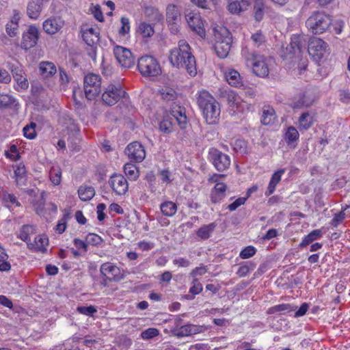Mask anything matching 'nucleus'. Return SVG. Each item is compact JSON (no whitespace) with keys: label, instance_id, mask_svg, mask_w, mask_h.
Segmentation results:
<instances>
[{"label":"nucleus","instance_id":"e433bc0d","mask_svg":"<svg viewBox=\"0 0 350 350\" xmlns=\"http://www.w3.org/2000/svg\"><path fill=\"white\" fill-rule=\"evenodd\" d=\"M78 194L82 201H88L94 196L95 191L92 187L84 185L79 187Z\"/></svg>","mask_w":350,"mask_h":350},{"label":"nucleus","instance_id":"f8f14e48","mask_svg":"<svg viewBox=\"0 0 350 350\" xmlns=\"http://www.w3.org/2000/svg\"><path fill=\"white\" fill-rule=\"evenodd\" d=\"M113 54L117 62L122 67L129 68L134 66L135 58L129 49L116 45L113 48Z\"/></svg>","mask_w":350,"mask_h":350},{"label":"nucleus","instance_id":"b1692460","mask_svg":"<svg viewBox=\"0 0 350 350\" xmlns=\"http://www.w3.org/2000/svg\"><path fill=\"white\" fill-rule=\"evenodd\" d=\"M49 0H31L27 8V14L31 19H37L40 16L44 3Z\"/></svg>","mask_w":350,"mask_h":350},{"label":"nucleus","instance_id":"473e14b6","mask_svg":"<svg viewBox=\"0 0 350 350\" xmlns=\"http://www.w3.org/2000/svg\"><path fill=\"white\" fill-rule=\"evenodd\" d=\"M171 114L177 121L180 128L183 129L185 127L187 124V116L184 108L176 107L172 109Z\"/></svg>","mask_w":350,"mask_h":350},{"label":"nucleus","instance_id":"f257e3e1","mask_svg":"<svg viewBox=\"0 0 350 350\" xmlns=\"http://www.w3.org/2000/svg\"><path fill=\"white\" fill-rule=\"evenodd\" d=\"M169 59L174 66L185 68L190 76L196 75V59L190 52V46L186 41H179L178 47L170 51Z\"/></svg>","mask_w":350,"mask_h":350},{"label":"nucleus","instance_id":"4c0bfd02","mask_svg":"<svg viewBox=\"0 0 350 350\" xmlns=\"http://www.w3.org/2000/svg\"><path fill=\"white\" fill-rule=\"evenodd\" d=\"M265 12V5L262 0H256L253 8L254 17L256 21L262 20Z\"/></svg>","mask_w":350,"mask_h":350},{"label":"nucleus","instance_id":"ea45409f","mask_svg":"<svg viewBox=\"0 0 350 350\" xmlns=\"http://www.w3.org/2000/svg\"><path fill=\"white\" fill-rule=\"evenodd\" d=\"M215 227V223L204 225L197 231V235L202 239H207L211 237Z\"/></svg>","mask_w":350,"mask_h":350},{"label":"nucleus","instance_id":"bb28decb","mask_svg":"<svg viewBox=\"0 0 350 350\" xmlns=\"http://www.w3.org/2000/svg\"><path fill=\"white\" fill-rule=\"evenodd\" d=\"M48 239L44 235L36 236L33 242L28 243L30 250L34 252H44L46 250Z\"/></svg>","mask_w":350,"mask_h":350},{"label":"nucleus","instance_id":"412c9836","mask_svg":"<svg viewBox=\"0 0 350 350\" xmlns=\"http://www.w3.org/2000/svg\"><path fill=\"white\" fill-rule=\"evenodd\" d=\"M250 4V0H230L227 9L232 14H240L247 10Z\"/></svg>","mask_w":350,"mask_h":350},{"label":"nucleus","instance_id":"f704fd0d","mask_svg":"<svg viewBox=\"0 0 350 350\" xmlns=\"http://www.w3.org/2000/svg\"><path fill=\"white\" fill-rule=\"evenodd\" d=\"M137 33L143 38H148L153 36L154 30L152 25L146 22H140L137 27Z\"/></svg>","mask_w":350,"mask_h":350},{"label":"nucleus","instance_id":"6e6d98bb","mask_svg":"<svg viewBox=\"0 0 350 350\" xmlns=\"http://www.w3.org/2000/svg\"><path fill=\"white\" fill-rule=\"evenodd\" d=\"M5 156L14 161H16L19 159V154L18 152V149L16 145H12L10 147V149L5 152Z\"/></svg>","mask_w":350,"mask_h":350},{"label":"nucleus","instance_id":"f3484780","mask_svg":"<svg viewBox=\"0 0 350 350\" xmlns=\"http://www.w3.org/2000/svg\"><path fill=\"white\" fill-rule=\"evenodd\" d=\"M64 25V21L59 16H51L42 24L43 30L50 35L59 32Z\"/></svg>","mask_w":350,"mask_h":350},{"label":"nucleus","instance_id":"2f4dec72","mask_svg":"<svg viewBox=\"0 0 350 350\" xmlns=\"http://www.w3.org/2000/svg\"><path fill=\"white\" fill-rule=\"evenodd\" d=\"M284 137L288 146L295 148V143L299 139V134L296 128L291 126L286 129Z\"/></svg>","mask_w":350,"mask_h":350},{"label":"nucleus","instance_id":"a19ab883","mask_svg":"<svg viewBox=\"0 0 350 350\" xmlns=\"http://www.w3.org/2000/svg\"><path fill=\"white\" fill-rule=\"evenodd\" d=\"M49 178L54 185H59L62 181V170L59 166H53L49 172Z\"/></svg>","mask_w":350,"mask_h":350},{"label":"nucleus","instance_id":"2eb2a0df","mask_svg":"<svg viewBox=\"0 0 350 350\" xmlns=\"http://www.w3.org/2000/svg\"><path fill=\"white\" fill-rule=\"evenodd\" d=\"M38 36V29L34 25L29 26L27 31L23 35L21 47L25 50L33 47L37 44Z\"/></svg>","mask_w":350,"mask_h":350},{"label":"nucleus","instance_id":"c03bdc74","mask_svg":"<svg viewBox=\"0 0 350 350\" xmlns=\"http://www.w3.org/2000/svg\"><path fill=\"white\" fill-rule=\"evenodd\" d=\"M2 200L5 205L8 208H13L19 206L20 203L18 202L16 198L11 193L3 192L2 194Z\"/></svg>","mask_w":350,"mask_h":350},{"label":"nucleus","instance_id":"20e7f679","mask_svg":"<svg viewBox=\"0 0 350 350\" xmlns=\"http://www.w3.org/2000/svg\"><path fill=\"white\" fill-rule=\"evenodd\" d=\"M215 50L220 58H225L228 56L232 43V38L229 31L225 27H219L215 31Z\"/></svg>","mask_w":350,"mask_h":350},{"label":"nucleus","instance_id":"680f3d73","mask_svg":"<svg viewBox=\"0 0 350 350\" xmlns=\"http://www.w3.org/2000/svg\"><path fill=\"white\" fill-rule=\"evenodd\" d=\"M247 197H242L237 198L235 201H234L232 203L230 204L228 206V208L230 211H235L238 207L245 204V201L247 200Z\"/></svg>","mask_w":350,"mask_h":350},{"label":"nucleus","instance_id":"72a5a7b5","mask_svg":"<svg viewBox=\"0 0 350 350\" xmlns=\"http://www.w3.org/2000/svg\"><path fill=\"white\" fill-rule=\"evenodd\" d=\"M161 98L165 101H173L177 98L176 91L171 86L164 85L159 90Z\"/></svg>","mask_w":350,"mask_h":350},{"label":"nucleus","instance_id":"a18cd8bd","mask_svg":"<svg viewBox=\"0 0 350 350\" xmlns=\"http://www.w3.org/2000/svg\"><path fill=\"white\" fill-rule=\"evenodd\" d=\"M293 310H294V308L292 306H291L290 304H282L276 305L273 307L270 308L268 310V313L269 314H274V313L280 312H283L284 314H285V313L291 312Z\"/></svg>","mask_w":350,"mask_h":350},{"label":"nucleus","instance_id":"338daca9","mask_svg":"<svg viewBox=\"0 0 350 350\" xmlns=\"http://www.w3.org/2000/svg\"><path fill=\"white\" fill-rule=\"evenodd\" d=\"M207 272V269L206 267L201 266L199 267H196L194 269L191 271L190 273V275L193 278H196L198 276H201L205 274Z\"/></svg>","mask_w":350,"mask_h":350},{"label":"nucleus","instance_id":"79ce46f5","mask_svg":"<svg viewBox=\"0 0 350 350\" xmlns=\"http://www.w3.org/2000/svg\"><path fill=\"white\" fill-rule=\"evenodd\" d=\"M166 16L169 23H175L180 16L177 7L173 4L168 5L166 8Z\"/></svg>","mask_w":350,"mask_h":350},{"label":"nucleus","instance_id":"7c9ffc66","mask_svg":"<svg viewBox=\"0 0 350 350\" xmlns=\"http://www.w3.org/2000/svg\"><path fill=\"white\" fill-rule=\"evenodd\" d=\"M277 117L275 110L270 106H265L262 108L261 122L265 125H271L275 123Z\"/></svg>","mask_w":350,"mask_h":350},{"label":"nucleus","instance_id":"e2e57ef3","mask_svg":"<svg viewBox=\"0 0 350 350\" xmlns=\"http://www.w3.org/2000/svg\"><path fill=\"white\" fill-rule=\"evenodd\" d=\"M345 214L343 211L340 212L339 213L335 214L333 219L331 221V224L334 227H337L339 224H340L344 219Z\"/></svg>","mask_w":350,"mask_h":350},{"label":"nucleus","instance_id":"13d9d810","mask_svg":"<svg viewBox=\"0 0 350 350\" xmlns=\"http://www.w3.org/2000/svg\"><path fill=\"white\" fill-rule=\"evenodd\" d=\"M77 310L79 313L87 316H92L93 314L97 312V310L93 306H79Z\"/></svg>","mask_w":350,"mask_h":350},{"label":"nucleus","instance_id":"3c124183","mask_svg":"<svg viewBox=\"0 0 350 350\" xmlns=\"http://www.w3.org/2000/svg\"><path fill=\"white\" fill-rule=\"evenodd\" d=\"M85 241L88 244L99 245L103 242V239L96 234L90 233L86 236Z\"/></svg>","mask_w":350,"mask_h":350},{"label":"nucleus","instance_id":"ddd939ff","mask_svg":"<svg viewBox=\"0 0 350 350\" xmlns=\"http://www.w3.org/2000/svg\"><path fill=\"white\" fill-rule=\"evenodd\" d=\"M128 157L133 161L140 163L146 157L144 146L137 142L129 144L125 150Z\"/></svg>","mask_w":350,"mask_h":350},{"label":"nucleus","instance_id":"cd10ccee","mask_svg":"<svg viewBox=\"0 0 350 350\" xmlns=\"http://www.w3.org/2000/svg\"><path fill=\"white\" fill-rule=\"evenodd\" d=\"M57 72L55 65L51 62H41L39 64V73L45 79L51 77Z\"/></svg>","mask_w":350,"mask_h":350},{"label":"nucleus","instance_id":"0e129e2a","mask_svg":"<svg viewBox=\"0 0 350 350\" xmlns=\"http://www.w3.org/2000/svg\"><path fill=\"white\" fill-rule=\"evenodd\" d=\"M18 28V25L8 22L6 25V32L10 36L14 37L17 35Z\"/></svg>","mask_w":350,"mask_h":350},{"label":"nucleus","instance_id":"69168bd1","mask_svg":"<svg viewBox=\"0 0 350 350\" xmlns=\"http://www.w3.org/2000/svg\"><path fill=\"white\" fill-rule=\"evenodd\" d=\"M90 10L96 20L98 21H103V16L99 5H92Z\"/></svg>","mask_w":350,"mask_h":350},{"label":"nucleus","instance_id":"0eeeda50","mask_svg":"<svg viewBox=\"0 0 350 350\" xmlns=\"http://www.w3.org/2000/svg\"><path fill=\"white\" fill-rule=\"evenodd\" d=\"M137 68L144 77H154L161 74V68L159 62L152 56L141 57L138 60Z\"/></svg>","mask_w":350,"mask_h":350},{"label":"nucleus","instance_id":"bf43d9fd","mask_svg":"<svg viewBox=\"0 0 350 350\" xmlns=\"http://www.w3.org/2000/svg\"><path fill=\"white\" fill-rule=\"evenodd\" d=\"M203 289L202 285L198 282L197 278H193L192 282V286L189 289V293L193 295H198L202 292Z\"/></svg>","mask_w":350,"mask_h":350},{"label":"nucleus","instance_id":"603ef678","mask_svg":"<svg viewBox=\"0 0 350 350\" xmlns=\"http://www.w3.org/2000/svg\"><path fill=\"white\" fill-rule=\"evenodd\" d=\"M121 27L119 30V33L121 36H125L128 34L130 31L131 26H130V21L126 17H122L120 20Z\"/></svg>","mask_w":350,"mask_h":350},{"label":"nucleus","instance_id":"58836bf2","mask_svg":"<svg viewBox=\"0 0 350 350\" xmlns=\"http://www.w3.org/2000/svg\"><path fill=\"white\" fill-rule=\"evenodd\" d=\"M125 175L129 180H135L139 176V172L135 165L127 163L124 166Z\"/></svg>","mask_w":350,"mask_h":350},{"label":"nucleus","instance_id":"c85d7f7f","mask_svg":"<svg viewBox=\"0 0 350 350\" xmlns=\"http://www.w3.org/2000/svg\"><path fill=\"white\" fill-rule=\"evenodd\" d=\"M226 188V184L222 182L215 184L211 194L212 202L217 203L220 202L225 197Z\"/></svg>","mask_w":350,"mask_h":350},{"label":"nucleus","instance_id":"1a4fd4ad","mask_svg":"<svg viewBox=\"0 0 350 350\" xmlns=\"http://www.w3.org/2000/svg\"><path fill=\"white\" fill-rule=\"evenodd\" d=\"M125 94L120 83H111L105 88L103 93L102 100L107 105L111 106L124 97Z\"/></svg>","mask_w":350,"mask_h":350},{"label":"nucleus","instance_id":"5701e85b","mask_svg":"<svg viewBox=\"0 0 350 350\" xmlns=\"http://www.w3.org/2000/svg\"><path fill=\"white\" fill-rule=\"evenodd\" d=\"M315 113L306 111L301 114L297 121V127L300 131L309 129L314 122Z\"/></svg>","mask_w":350,"mask_h":350},{"label":"nucleus","instance_id":"6e6552de","mask_svg":"<svg viewBox=\"0 0 350 350\" xmlns=\"http://www.w3.org/2000/svg\"><path fill=\"white\" fill-rule=\"evenodd\" d=\"M101 81L98 75L90 73L84 77V92L86 98L94 100L100 92Z\"/></svg>","mask_w":350,"mask_h":350},{"label":"nucleus","instance_id":"9b49d317","mask_svg":"<svg viewBox=\"0 0 350 350\" xmlns=\"http://www.w3.org/2000/svg\"><path fill=\"white\" fill-rule=\"evenodd\" d=\"M185 18L189 27L193 32L202 38H205L204 23L198 12L188 11L185 14Z\"/></svg>","mask_w":350,"mask_h":350},{"label":"nucleus","instance_id":"a878e982","mask_svg":"<svg viewBox=\"0 0 350 350\" xmlns=\"http://www.w3.org/2000/svg\"><path fill=\"white\" fill-rule=\"evenodd\" d=\"M313 102L314 98L311 94L309 92H305L295 97L292 103V107L293 108L308 107L310 106Z\"/></svg>","mask_w":350,"mask_h":350},{"label":"nucleus","instance_id":"37998d69","mask_svg":"<svg viewBox=\"0 0 350 350\" xmlns=\"http://www.w3.org/2000/svg\"><path fill=\"white\" fill-rule=\"evenodd\" d=\"M321 236H322V232L321 230H319V229L314 230L303 239L302 241L300 243V246L306 247L310 243L321 237Z\"/></svg>","mask_w":350,"mask_h":350},{"label":"nucleus","instance_id":"052dcab7","mask_svg":"<svg viewBox=\"0 0 350 350\" xmlns=\"http://www.w3.org/2000/svg\"><path fill=\"white\" fill-rule=\"evenodd\" d=\"M159 176L161 181L165 184H170L173 180L171 172L167 170L161 171Z\"/></svg>","mask_w":350,"mask_h":350},{"label":"nucleus","instance_id":"09e8293b","mask_svg":"<svg viewBox=\"0 0 350 350\" xmlns=\"http://www.w3.org/2000/svg\"><path fill=\"white\" fill-rule=\"evenodd\" d=\"M36 124L34 122H31L29 125H26L23 130L24 136L29 139H34L36 136Z\"/></svg>","mask_w":350,"mask_h":350},{"label":"nucleus","instance_id":"423d86ee","mask_svg":"<svg viewBox=\"0 0 350 350\" xmlns=\"http://www.w3.org/2000/svg\"><path fill=\"white\" fill-rule=\"evenodd\" d=\"M308 53L317 62L327 57L330 53L329 44L323 40L313 37L308 42Z\"/></svg>","mask_w":350,"mask_h":350},{"label":"nucleus","instance_id":"dca6fc26","mask_svg":"<svg viewBox=\"0 0 350 350\" xmlns=\"http://www.w3.org/2000/svg\"><path fill=\"white\" fill-rule=\"evenodd\" d=\"M109 184L117 195H124L128 190L126 179L120 174H114L110 177Z\"/></svg>","mask_w":350,"mask_h":350},{"label":"nucleus","instance_id":"de8ad7c7","mask_svg":"<svg viewBox=\"0 0 350 350\" xmlns=\"http://www.w3.org/2000/svg\"><path fill=\"white\" fill-rule=\"evenodd\" d=\"M159 129L164 133H171L173 130L172 118L170 116L165 117L159 124Z\"/></svg>","mask_w":350,"mask_h":350},{"label":"nucleus","instance_id":"774afa93","mask_svg":"<svg viewBox=\"0 0 350 350\" xmlns=\"http://www.w3.org/2000/svg\"><path fill=\"white\" fill-rule=\"evenodd\" d=\"M137 247L143 251H148L154 247V244L150 241H142L137 243Z\"/></svg>","mask_w":350,"mask_h":350},{"label":"nucleus","instance_id":"8fccbe9b","mask_svg":"<svg viewBox=\"0 0 350 350\" xmlns=\"http://www.w3.org/2000/svg\"><path fill=\"white\" fill-rule=\"evenodd\" d=\"M14 80L16 81V84H17L16 89L17 90H25L28 88L29 82H28V80L27 79L25 74H24L23 75H17V77L16 79H14Z\"/></svg>","mask_w":350,"mask_h":350},{"label":"nucleus","instance_id":"4468645a","mask_svg":"<svg viewBox=\"0 0 350 350\" xmlns=\"http://www.w3.org/2000/svg\"><path fill=\"white\" fill-rule=\"evenodd\" d=\"M100 272L105 282L116 281L120 279V269L112 262H107L103 263L100 266Z\"/></svg>","mask_w":350,"mask_h":350},{"label":"nucleus","instance_id":"6ab92c4d","mask_svg":"<svg viewBox=\"0 0 350 350\" xmlns=\"http://www.w3.org/2000/svg\"><path fill=\"white\" fill-rule=\"evenodd\" d=\"M202 330V326L187 324L180 327L175 328L173 332L174 335L177 337H185L200 333Z\"/></svg>","mask_w":350,"mask_h":350},{"label":"nucleus","instance_id":"f03ea898","mask_svg":"<svg viewBox=\"0 0 350 350\" xmlns=\"http://www.w3.org/2000/svg\"><path fill=\"white\" fill-rule=\"evenodd\" d=\"M198 104L207 124H215L220 117V105L207 91L202 90L198 94Z\"/></svg>","mask_w":350,"mask_h":350},{"label":"nucleus","instance_id":"39448f33","mask_svg":"<svg viewBox=\"0 0 350 350\" xmlns=\"http://www.w3.org/2000/svg\"><path fill=\"white\" fill-rule=\"evenodd\" d=\"M245 58L247 66H252L253 72L257 76L261 77L268 76L269 72L268 58L255 53H247Z\"/></svg>","mask_w":350,"mask_h":350},{"label":"nucleus","instance_id":"4be33fe9","mask_svg":"<svg viewBox=\"0 0 350 350\" xmlns=\"http://www.w3.org/2000/svg\"><path fill=\"white\" fill-rule=\"evenodd\" d=\"M306 43V39L303 36L293 35L291 37L290 46L287 48V50L290 53H293L299 57L304 48Z\"/></svg>","mask_w":350,"mask_h":350},{"label":"nucleus","instance_id":"393cba45","mask_svg":"<svg viewBox=\"0 0 350 350\" xmlns=\"http://www.w3.org/2000/svg\"><path fill=\"white\" fill-rule=\"evenodd\" d=\"M225 79L229 85L235 88L243 85V81L241 74L233 68H229L225 72Z\"/></svg>","mask_w":350,"mask_h":350},{"label":"nucleus","instance_id":"c9c22d12","mask_svg":"<svg viewBox=\"0 0 350 350\" xmlns=\"http://www.w3.org/2000/svg\"><path fill=\"white\" fill-rule=\"evenodd\" d=\"M160 208L165 216L172 217L177 211V205L174 202L165 201L161 204Z\"/></svg>","mask_w":350,"mask_h":350},{"label":"nucleus","instance_id":"7ed1b4c3","mask_svg":"<svg viewBox=\"0 0 350 350\" xmlns=\"http://www.w3.org/2000/svg\"><path fill=\"white\" fill-rule=\"evenodd\" d=\"M332 20L324 12H315L306 22V27L314 34H321L325 32L330 27Z\"/></svg>","mask_w":350,"mask_h":350},{"label":"nucleus","instance_id":"864d4df0","mask_svg":"<svg viewBox=\"0 0 350 350\" xmlns=\"http://www.w3.org/2000/svg\"><path fill=\"white\" fill-rule=\"evenodd\" d=\"M256 250L254 247L247 246L241 251L239 256L242 259H247L252 257L256 254Z\"/></svg>","mask_w":350,"mask_h":350},{"label":"nucleus","instance_id":"49530a36","mask_svg":"<svg viewBox=\"0 0 350 350\" xmlns=\"http://www.w3.org/2000/svg\"><path fill=\"white\" fill-rule=\"evenodd\" d=\"M34 232V228L32 226L30 225H25L23 226L21 228L18 237L22 239L23 241H25L29 243L28 241H29V237L31 234H32Z\"/></svg>","mask_w":350,"mask_h":350},{"label":"nucleus","instance_id":"9d476101","mask_svg":"<svg viewBox=\"0 0 350 350\" xmlns=\"http://www.w3.org/2000/svg\"><path fill=\"white\" fill-rule=\"evenodd\" d=\"M210 161L219 172L227 170L230 165V157L216 148H211L208 151Z\"/></svg>","mask_w":350,"mask_h":350},{"label":"nucleus","instance_id":"c756f323","mask_svg":"<svg viewBox=\"0 0 350 350\" xmlns=\"http://www.w3.org/2000/svg\"><path fill=\"white\" fill-rule=\"evenodd\" d=\"M284 169H280L272 174L269 185L267 187V189L265 193L266 196H270L275 191L276 186L281 181L282 176L284 174Z\"/></svg>","mask_w":350,"mask_h":350},{"label":"nucleus","instance_id":"aec40b11","mask_svg":"<svg viewBox=\"0 0 350 350\" xmlns=\"http://www.w3.org/2000/svg\"><path fill=\"white\" fill-rule=\"evenodd\" d=\"M99 31L97 27L84 26L82 28V37L85 43L93 46L99 40Z\"/></svg>","mask_w":350,"mask_h":350},{"label":"nucleus","instance_id":"5fc2aeb1","mask_svg":"<svg viewBox=\"0 0 350 350\" xmlns=\"http://www.w3.org/2000/svg\"><path fill=\"white\" fill-rule=\"evenodd\" d=\"M15 100L8 94H0V107H7L14 104Z\"/></svg>","mask_w":350,"mask_h":350},{"label":"nucleus","instance_id":"4d7b16f0","mask_svg":"<svg viewBox=\"0 0 350 350\" xmlns=\"http://www.w3.org/2000/svg\"><path fill=\"white\" fill-rule=\"evenodd\" d=\"M159 334V332L156 328H148L142 332L141 336L143 339H150Z\"/></svg>","mask_w":350,"mask_h":350},{"label":"nucleus","instance_id":"a211bd4d","mask_svg":"<svg viewBox=\"0 0 350 350\" xmlns=\"http://www.w3.org/2000/svg\"><path fill=\"white\" fill-rule=\"evenodd\" d=\"M224 97L229 106L239 111H243L247 106V103L232 90L226 91Z\"/></svg>","mask_w":350,"mask_h":350}]
</instances>
